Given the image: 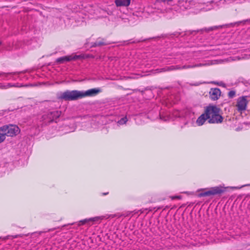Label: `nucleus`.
<instances>
[{
    "instance_id": "nucleus-21",
    "label": "nucleus",
    "mask_w": 250,
    "mask_h": 250,
    "mask_svg": "<svg viewBox=\"0 0 250 250\" xmlns=\"http://www.w3.org/2000/svg\"><path fill=\"white\" fill-rule=\"evenodd\" d=\"M104 44L103 42H96L94 43V44L92 45L93 46H100Z\"/></svg>"
},
{
    "instance_id": "nucleus-1",
    "label": "nucleus",
    "mask_w": 250,
    "mask_h": 250,
    "mask_svg": "<svg viewBox=\"0 0 250 250\" xmlns=\"http://www.w3.org/2000/svg\"><path fill=\"white\" fill-rule=\"evenodd\" d=\"M100 92L101 90L99 88L90 89L85 91L67 90L62 93L59 98V99L64 100L65 101H74L85 97L96 95Z\"/></svg>"
},
{
    "instance_id": "nucleus-27",
    "label": "nucleus",
    "mask_w": 250,
    "mask_h": 250,
    "mask_svg": "<svg viewBox=\"0 0 250 250\" xmlns=\"http://www.w3.org/2000/svg\"><path fill=\"white\" fill-rule=\"evenodd\" d=\"M54 230V229H49V231H50V230Z\"/></svg>"
},
{
    "instance_id": "nucleus-18",
    "label": "nucleus",
    "mask_w": 250,
    "mask_h": 250,
    "mask_svg": "<svg viewBox=\"0 0 250 250\" xmlns=\"http://www.w3.org/2000/svg\"><path fill=\"white\" fill-rule=\"evenodd\" d=\"M6 138L5 134L0 131V143L3 142Z\"/></svg>"
},
{
    "instance_id": "nucleus-20",
    "label": "nucleus",
    "mask_w": 250,
    "mask_h": 250,
    "mask_svg": "<svg viewBox=\"0 0 250 250\" xmlns=\"http://www.w3.org/2000/svg\"><path fill=\"white\" fill-rule=\"evenodd\" d=\"M235 95V92L234 91H230L229 92V97L230 98H232Z\"/></svg>"
},
{
    "instance_id": "nucleus-2",
    "label": "nucleus",
    "mask_w": 250,
    "mask_h": 250,
    "mask_svg": "<svg viewBox=\"0 0 250 250\" xmlns=\"http://www.w3.org/2000/svg\"><path fill=\"white\" fill-rule=\"evenodd\" d=\"M205 112L210 124H218L222 122L223 118L220 115V109L216 106H208L205 109Z\"/></svg>"
},
{
    "instance_id": "nucleus-4",
    "label": "nucleus",
    "mask_w": 250,
    "mask_h": 250,
    "mask_svg": "<svg viewBox=\"0 0 250 250\" xmlns=\"http://www.w3.org/2000/svg\"><path fill=\"white\" fill-rule=\"evenodd\" d=\"M0 131L4 133L5 136L13 137L20 132L19 127L14 125H5L0 127Z\"/></svg>"
},
{
    "instance_id": "nucleus-12",
    "label": "nucleus",
    "mask_w": 250,
    "mask_h": 250,
    "mask_svg": "<svg viewBox=\"0 0 250 250\" xmlns=\"http://www.w3.org/2000/svg\"><path fill=\"white\" fill-rule=\"evenodd\" d=\"M213 63L212 62L210 61H208L204 63H199L195 64L194 65H183L182 67H181V69H188V68H194L195 67H202L204 66H208L212 64Z\"/></svg>"
},
{
    "instance_id": "nucleus-5",
    "label": "nucleus",
    "mask_w": 250,
    "mask_h": 250,
    "mask_svg": "<svg viewBox=\"0 0 250 250\" xmlns=\"http://www.w3.org/2000/svg\"><path fill=\"white\" fill-rule=\"evenodd\" d=\"M61 114V112L59 111H53L45 113L42 116V121L45 124L50 123L58 118Z\"/></svg>"
},
{
    "instance_id": "nucleus-9",
    "label": "nucleus",
    "mask_w": 250,
    "mask_h": 250,
    "mask_svg": "<svg viewBox=\"0 0 250 250\" xmlns=\"http://www.w3.org/2000/svg\"><path fill=\"white\" fill-rule=\"evenodd\" d=\"M210 98L213 101L217 100L221 95V91L218 88H211L209 92Z\"/></svg>"
},
{
    "instance_id": "nucleus-22",
    "label": "nucleus",
    "mask_w": 250,
    "mask_h": 250,
    "mask_svg": "<svg viewBox=\"0 0 250 250\" xmlns=\"http://www.w3.org/2000/svg\"><path fill=\"white\" fill-rule=\"evenodd\" d=\"M217 26H214V27H209L208 28H205L204 30L207 32H209L210 31H212V30H213L215 29H217Z\"/></svg>"
},
{
    "instance_id": "nucleus-10",
    "label": "nucleus",
    "mask_w": 250,
    "mask_h": 250,
    "mask_svg": "<svg viewBox=\"0 0 250 250\" xmlns=\"http://www.w3.org/2000/svg\"><path fill=\"white\" fill-rule=\"evenodd\" d=\"M19 73L17 72L5 73L0 71V78L2 80H9L12 79L13 80H16V78L14 77V75L18 74Z\"/></svg>"
},
{
    "instance_id": "nucleus-25",
    "label": "nucleus",
    "mask_w": 250,
    "mask_h": 250,
    "mask_svg": "<svg viewBox=\"0 0 250 250\" xmlns=\"http://www.w3.org/2000/svg\"><path fill=\"white\" fill-rule=\"evenodd\" d=\"M107 194H108V192L107 193H103L104 195H106Z\"/></svg>"
},
{
    "instance_id": "nucleus-19",
    "label": "nucleus",
    "mask_w": 250,
    "mask_h": 250,
    "mask_svg": "<svg viewBox=\"0 0 250 250\" xmlns=\"http://www.w3.org/2000/svg\"><path fill=\"white\" fill-rule=\"evenodd\" d=\"M171 1H172V0H156L155 4L158 5L161 2H163L164 3L167 2V3H168Z\"/></svg>"
},
{
    "instance_id": "nucleus-3",
    "label": "nucleus",
    "mask_w": 250,
    "mask_h": 250,
    "mask_svg": "<svg viewBox=\"0 0 250 250\" xmlns=\"http://www.w3.org/2000/svg\"><path fill=\"white\" fill-rule=\"evenodd\" d=\"M228 187H223L222 186L214 187L210 188L208 191L202 192L199 193L198 195L199 197H205V196H210L211 195H215L217 194H220L226 191V189ZM232 189L240 188L235 187H229Z\"/></svg>"
},
{
    "instance_id": "nucleus-13",
    "label": "nucleus",
    "mask_w": 250,
    "mask_h": 250,
    "mask_svg": "<svg viewBox=\"0 0 250 250\" xmlns=\"http://www.w3.org/2000/svg\"><path fill=\"white\" fill-rule=\"evenodd\" d=\"M181 67L179 65H176V66H166L164 68H161V69H158L156 71L158 73L162 72H166V71H173L177 69H181Z\"/></svg>"
},
{
    "instance_id": "nucleus-23",
    "label": "nucleus",
    "mask_w": 250,
    "mask_h": 250,
    "mask_svg": "<svg viewBox=\"0 0 250 250\" xmlns=\"http://www.w3.org/2000/svg\"><path fill=\"white\" fill-rule=\"evenodd\" d=\"M170 198L172 200H174V199H180L181 198V197L180 196H171Z\"/></svg>"
},
{
    "instance_id": "nucleus-7",
    "label": "nucleus",
    "mask_w": 250,
    "mask_h": 250,
    "mask_svg": "<svg viewBox=\"0 0 250 250\" xmlns=\"http://www.w3.org/2000/svg\"><path fill=\"white\" fill-rule=\"evenodd\" d=\"M248 103V101L246 96H242L239 98L236 104L238 111L239 112L245 111L247 108Z\"/></svg>"
},
{
    "instance_id": "nucleus-26",
    "label": "nucleus",
    "mask_w": 250,
    "mask_h": 250,
    "mask_svg": "<svg viewBox=\"0 0 250 250\" xmlns=\"http://www.w3.org/2000/svg\"><path fill=\"white\" fill-rule=\"evenodd\" d=\"M246 0H241V1H243V2H245Z\"/></svg>"
},
{
    "instance_id": "nucleus-16",
    "label": "nucleus",
    "mask_w": 250,
    "mask_h": 250,
    "mask_svg": "<svg viewBox=\"0 0 250 250\" xmlns=\"http://www.w3.org/2000/svg\"><path fill=\"white\" fill-rule=\"evenodd\" d=\"M16 86H17V85H16L15 84H12L10 83H8L6 84H3L1 83H0V88L1 89H6L10 87Z\"/></svg>"
},
{
    "instance_id": "nucleus-11",
    "label": "nucleus",
    "mask_w": 250,
    "mask_h": 250,
    "mask_svg": "<svg viewBox=\"0 0 250 250\" xmlns=\"http://www.w3.org/2000/svg\"><path fill=\"white\" fill-rule=\"evenodd\" d=\"M194 2L192 0L187 1L181 0L178 1V5L182 10H186L190 9L191 7V5H193Z\"/></svg>"
},
{
    "instance_id": "nucleus-8",
    "label": "nucleus",
    "mask_w": 250,
    "mask_h": 250,
    "mask_svg": "<svg viewBox=\"0 0 250 250\" xmlns=\"http://www.w3.org/2000/svg\"><path fill=\"white\" fill-rule=\"evenodd\" d=\"M81 58L82 57L80 55H71L69 56H65L57 59L56 62L58 63L61 64L72 60H76Z\"/></svg>"
},
{
    "instance_id": "nucleus-24",
    "label": "nucleus",
    "mask_w": 250,
    "mask_h": 250,
    "mask_svg": "<svg viewBox=\"0 0 250 250\" xmlns=\"http://www.w3.org/2000/svg\"><path fill=\"white\" fill-rule=\"evenodd\" d=\"M220 2L222 3H224L225 2V0H220Z\"/></svg>"
},
{
    "instance_id": "nucleus-14",
    "label": "nucleus",
    "mask_w": 250,
    "mask_h": 250,
    "mask_svg": "<svg viewBox=\"0 0 250 250\" xmlns=\"http://www.w3.org/2000/svg\"><path fill=\"white\" fill-rule=\"evenodd\" d=\"M207 120H208V118L206 112H205L204 113L201 114L197 118L196 123L198 126H201Z\"/></svg>"
},
{
    "instance_id": "nucleus-6",
    "label": "nucleus",
    "mask_w": 250,
    "mask_h": 250,
    "mask_svg": "<svg viewBox=\"0 0 250 250\" xmlns=\"http://www.w3.org/2000/svg\"><path fill=\"white\" fill-rule=\"evenodd\" d=\"M116 215L115 214H106L105 215H103L100 216H96L92 218L85 219L83 220H82L80 221L78 224L79 226L83 225L85 224H88L91 222H97L99 220H102L103 219H107L109 218H114Z\"/></svg>"
},
{
    "instance_id": "nucleus-15",
    "label": "nucleus",
    "mask_w": 250,
    "mask_h": 250,
    "mask_svg": "<svg viewBox=\"0 0 250 250\" xmlns=\"http://www.w3.org/2000/svg\"><path fill=\"white\" fill-rule=\"evenodd\" d=\"M116 5L119 6H128L130 3V0H115Z\"/></svg>"
},
{
    "instance_id": "nucleus-17",
    "label": "nucleus",
    "mask_w": 250,
    "mask_h": 250,
    "mask_svg": "<svg viewBox=\"0 0 250 250\" xmlns=\"http://www.w3.org/2000/svg\"><path fill=\"white\" fill-rule=\"evenodd\" d=\"M127 121V118L125 117H124V118H122V119H121L118 122V124L119 125H124L125 124Z\"/></svg>"
},
{
    "instance_id": "nucleus-28",
    "label": "nucleus",
    "mask_w": 250,
    "mask_h": 250,
    "mask_svg": "<svg viewBox=\"0 0 250 250\" xmlns=\"http://www.w3.org/2000/svg\"><path fill=\"white\" fill-rule=\"evenodd\" d=\"M1 44V42H0V45Z\"/></svg>"
}]
</instances>
